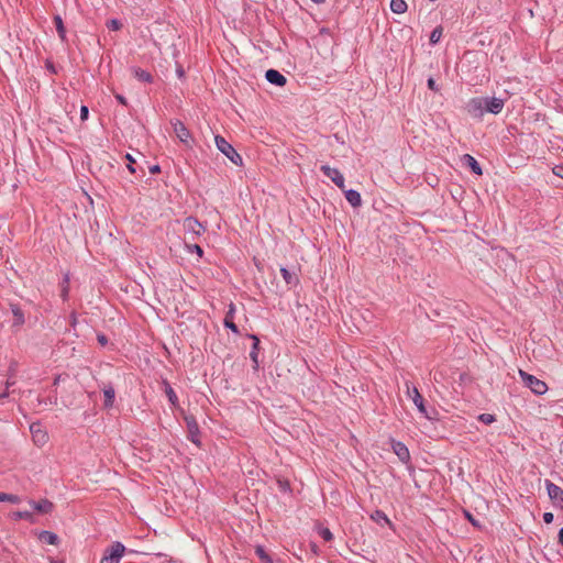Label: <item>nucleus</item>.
<instances>
[{
	"instance_id": "nucleus-1",
	"label": "nucleus",
	"mask_w": 563,
	"mask_h": 563,
	"mask_svg": "<svg viewBox=\"0 0 563 563\" xmlns=\"http://www.w3.org/2000/svg\"><path fill=\"white\" fill-rule=\"evenodd\" d=\"M125 550L126 549L122 542H112L104 549L100 563H120Z\"/></svg>"
},
{
	"instance_id": "nucleus-2",
	"label": "nucleus",
	"mask_w": 563,
	"mask_h": 563,
	"mask_svg": "<svg viewBox=\"0 0 563 563\" xmlns=\"http://www.w3.org/2000/svg\"><path fill=\"white\" fill-rule=\"evenodd\" d=\"M217 148L224 154L234 165L241 166L243 164L242 156L235 148L221 135L214 137Z\"/></svg>"
},
{
	"instance_id": "nucleus-3",
	"label": "nucleus",
	"mask_w": 563,
	"mask_h": 563,
	"mask_svg": "<svg viewBox=\"0 0 563 563\" xmlns=\"http://www.w3.org/2000/svg\"><path fill=\"white\" fill-rule=\"evenodd\" d=\"M519 375H520L522 382L525 383V385L528 388H530L531 391L534 393L536 395L541 396L548 391V385L543 380H541V379L537 378L536 376L528 374L521 369L519 371Z\"/></svg>"
},
{
	"instance_id": "nucleus-4",
	"label": "nucleus",
	"mask_w": 563,
	"mask_h": 563,
	"mask_svg": "<svg viewBox=\"0 0 563 563\" xmlns=\"http://www.w3.org/2000/svg\"><path fill=\"white\" fill-rule=\"evenodd\" d=\"M407 386V395L412 400L419 412L422 413V417L426 419L431 420L432 416L429 413L424 406V400L421 394L419 393L418 388L416 386H409L408 383H406Z\"/></svg>"
},
{
	"instance_id": "nucleus-5",
	"label": "nucleus",
	"mask_w": 563,
	"mask_h": 563,
	"mask_svg": "<svg viewBox=\"0 0 563 563\" xmlns=\"http://www.w3.org/2000/svg\"><path fill=\"white\" fill-rule=\"evenodd\" d=\"M183 227L185 234L189 235V239L192 241L198 239L206 231V227L194 217H187L184 220Z\"/></svg>"
},
{
	"instance_id": "nucleus-6",
	"label": "nucleus",
	"mask_w": 563,
	"mask_h": 563,
	"mask_svg": "<svg viewBox=\"0 0 563 563\" xmlns=\"http://www.w3.org/2000/svg\"><path fill=\"white\" fill-rule=\"evenodd\" d=\"M32 440L36 446H43L48 442V432L44 424H29Z\"/></svg>"
},
{
	"instance_id": "nucleus-7",
	"label": "nucleus",
	"mask_w": 563,
	"mask_h": 563,
	"mask_svg": "<svg viewBox=\"0 0 563 563\" xmlns=\"http://www.w3.org/2000/svg\"><path fill=\"white\" fill-rule=\"evenodd\" d=\"M484 97H475L466 103V110L473 118H482L485 114Z\"/></svg>"
},
{
	"instance_id": "nucleus-8",
	"label": "nucleus",
	"mask_w": 563,
	"mask_h": 563,
	"mask_svg": "<svg viewBox=\"0 0 563 563\" xmlns=\"http://www.w3.org/2000/svg\"><path fill=\"white\" fill-rule=\"evenodd\" d=\"M320 170L329 177L335 186H338L341 190H344V177L338 168L330 167L329 165H321Z\"/></svg>"
},
{
	"instance_id": "nucleus-9",
	"label": "nucleus",
	"mask_w": 563,
	"mask_h": 563,
	"mask_svg": "<svg viewBox=\"0 0 563 563\" xmlns=\"http://www.w3.org/2000/svg\"><path fill=\"white\" fill-rule=\"evenodd\" d=\"M485 113L498 114L503 111L505 101L501 98L484 97Z\"/></svg>"
},
{
	"instance_id": "nucleus-10",
	"label": "nucleus",
	"mask_w": 563,
	"mask_h": 563,
	"mask_svg": "<svg viewBox=\"0 0 563 563\" xmlns=\"http://www.w3.org/2000/svg\"><path fill=\"white\" fill-rule=\"evenodd\" d=\"M172 125L179 141L189 146L190 142L192 141V137L189 130L185 126V124L179 120H175L172 122Z\"/></svg>"
},
{
	"instance_id": "nucleus-11",
	"label": "nucleus",
	"mask_w": 563,
	"mask_h": 563,
	"mask_svg": "<svg viewBox=\"0 0 563 563\" xmlns=\"http://www.w3.org/2000/svg\"><path fill=\"white\" fill-rule=\"evenodd\" d=\"M390 446L393 452L402 463H408L410 461L409 450L402 442L390 439Z\"/></svg>"
},
{
	"instance_id": "nucleus-12",
	"label": "nucleus",
	"mask_w": 563,
	"mask_h": 563,
	"mask_svg": "<svg viewBox=\"0 0 563 563\" xmlns=\"http://www.w3.org/2000/svg\"><path fill=\"white\" fill-rule=\"evenodd\" d=\"M266 80L275 86L283 87L286 85V77L276 69H268L265 74Z\"/></svg>"
},
{
	"instance_id": "nucleus-13",
	"label": "nucleus",
	"mask_w": 563,
	"mask_h": 563,
	"mask_svg": "<svg viewBox=\"0 0 563 563\" xmlns=\"http://www.w3.org/2000/svg\"><path fill=\"white\" fill-rule=\"evenodd\" d=\"M545 487H547L548 495H549L550 499H552L554 501H560L563 504V489L560 486H558L554 483H552L551 481L547 479Z\"/></svg>"
},
{
	"instance_id": "nucleus-14",
	"label": "nucleus",
	"mask_w": 563,
	"mask_h": 563,
	"mask_svg": "<svg viewBox=\"0 0 563 563\" xmlns=\"http://www.w3.org/2000/svg\"><path fill=\"white\" fill-rule=\"evenodd\" d=\"M249 338L252 339V341H253L252 349L250 352V357L253 362V368L257 369L260 366V362H258L260 340L255 334H250Z\"/></svg>"
},
{
	"instance_id": "nucleus-15",
	"label": "nucleus",
	"mask_w": 563,
	"mask_h": 563,
	"mask_svg": "<svg viewBox=\"0 0 563 563\" xmlns=\"http://www.w3.org/2000/svg\"><path fill=\"white\" fill-rule=\"evenodd\" d=\"M30 505L40 514H49L54 508L53 503L48 499H41L38 501L31 500Z\"/></svg>"
},
{
	"instance_id": "nucleus-16",
	"label": "nucleus",
	"mask_w": 563,
	"mask_h": 563,
	"mask_svg": "<svg viewBox=\"0 0 563 563\" xmlns=\"http://www.w3.org/2000/svg\"><path fill=\"white\" fill-rule=\"evenodd\" d=\"M234 314H235V306L233 303H230L229 305V310L225 313V318H224L223 323H224V327L230 329L232 332L239 333V328L233 322Z\"/></svg>"
},
{
	"instance_id": "nucleus-17",
	"label": "nucleus",
	"mask_w": 563,
	"mask_h": 563,
	"mask_svg": "<svg viewBox=\"0 0 563 563\" xmlns=\"http://www.w3.org/2000/svg\"><path fill=\"white\" fill-rule=\"evenodd\" d=\"M344 191V195H345V199L349 201V203L356 208V207H360L362 205V198H361V194L354 189H347V190H343Z\"/></svg>"
},
{
	"instance_id": "nucleus-18",
	"label": "nucleus",
	"mask_w": 563,
	"mask_h": 563,
	"mask_svg": "<svg viewBox=\"0 0 563 563\" xmlns=\"http://www.w3.org/2000/svg\"><path fill=\"white\" fill-rule=\"evenodd\" d=\"M188 426V439L197 446H201L199 424H187Z\"/></svg>"
},
{
	"instance_id": "nucleus-19",
	"label": "nucleus",
	"mask_w": 563,
	"mask_h": 563,
	"mask_svg": "<svg viewBox=\"0 0 563 563\" xmlns=\"http://www.w3.org/2000/svg\"><path fill=\"white\" fill-rule=\"evenodd\" d=\"M463 161L464 163L467 165V167H470L472 169V172L476 175H482L483 174V170H482V167L479 165V163L470 154H465L463 156Z\"/></svg>"
},
{
	"instance_id": "nucleus-20",
	"label": "nucleus",
	"mask_w": 563,
	"mask_h": 563,
	"mask_svg": "<svg viewBox=\"0 0 563 563\" xmlns=\"http://www.w3.org/2000/svg\"><path fill=\"white\" fill-rule=\"evenodd\" d=\"M11 311H12V314H13V327H21L22 324H24L25 322V319H24V313L23 311L21 310V308L18 306V305H11Z\"/></svg>"
},
{
	"instance_id": "nucleus-21",
	"label": "nucleus",
	"mask_w": 563,
	"mask_h": 563,
	"mask_svg": "<svg viewBox=\"0 0 563 563\" xmlns=\"http://www.w3.org/2000/svg\"><path fill=\"white\" fill-rule=\"evenodd\" d=\"M282 276L285 283L289 286H296L299 283V279L295 273L289 272L286 267L280 268Z\"/></svg>"
},
{
	"instance_id": "nucleus-22",
	"label": "nucleus",
	"mask_w": 563,
	"mask_h": 563,
	"mask_svg": "<svg viewBox=\"0 0 563 563\" xmlns=\"http://www.w3.org/2000/svg\"><path fill=\"white\" fill-rule=\"evenodd\" d=\"M163 386H164V393H165L166 397L168 398V401L170 402L172 406H176L178 404V398H177L175 390L173 389V387L169 385V383L167 380H163Z\"/></svg>"
},
{
	"instance_id": "nucleus-23",
	"label": "nucleus",
	"mask_w": 563,
	"mask_h": 563,
	"mask_svg": "<svg viewBox=\"0 0 563 563\" xmlns=\"http://www.w3.org/2000/svg\"><path fill=\"white\" fill-rule=\"evenodd\" d=\"M103 396H104V401H103L104 407H107V408L112 407V405L114 402V398H115V391L111 385L104 387Z\"/></svg>"
},
{
	"instance_id": "nucleus-24",
	"label": "nucleus",
	"mask_w": 563,
	"mask_h": 563,
	"mask_svg": "<svg viewBox=\"0 0 563 563\" xmlns=\"http://www.w3.org/2000/svg\"><path fill=\"white\" fill-rule=\"evenodd\" d=\"M40 539L51 545H56L59 540L56 533L46 530L41 532Z\"/></svg>"
},
{
	"instance_id": "nucleus-25",
	"label": "nucleus",
	"mask_w": 563,
	"mask_h": 563,
	"mask_svg": "<svg viewBox=\"0 0 563 563\" xmlns=\"http://www.w3.org/2000/svg\"><path fill=\"white\" fill-rule=\"evenodd\" d=\"M371 518L379 526L390 525V521L383 510H375Z\"/></svg>"
},
{
	"instance_id": "nucleus-26",
	"label": "nucleus",
	"mask_w": 563,
	"mask_h": 563,
	"mask_svg": "<svg viewBox=\"0 0 563 563\" xmlns=\"http://www.w3.org/2000/svg\"><path fill=\"white\" fill-rule=\"evenodd\" d=\"M133 74H134V77L140 81H143V82H152L153 81V76L148 71H146L142 68H134Z\"/></svg>"
},
{
	"instance_id": "nucleus-27",
	"label": "nucleus",
	"mask_w": 563,
	"mask_h": 563,
	"mask_svg": "<svg viewBox=\"0 0 563 563\" xmlns=\"http://www.w3.org/2000/svg\"><path fill=\"white\" fill-rule=\"evenodd\" d=\"M390 10L397 14L405 13L407 11V3L405 0H391Z\"/></svg>"
},
{
	"instance_id": "nucleus-28",
	"label": "nucleus",
	"mask_w": 563,
	"mask_h": 563,
	"mask_svg": "<svg viewBox=\"0 0 563 563\" xmlns=\"http://www.w3.org/2000/svg\"><path fill=\"white\" fill-rule=\"evenodd\" d=\"M255 554L263 563H273L271 555L266 552L263 545L257 544L255 547Z\"/></svg>"
},
{
	"instance_id": "nucleus-29",
	"label": "nucleus",
	"mask_w": 563,
	"mask_h": 563,
	"mask_svg": "<svg viewBox=\"0 0 563 563\" xmlns=\"http://www.w3.org/2000/svg\"><path fill=\"white\" fill-rule=\"evenodd\" d=\"M16 367H18L16 362H11V364L9 366V376H8V380H7V388H10L11 386H13L15 384L14 376L16 373Z\"/></svg>"
},
{
	"instance_id": "nucleus-30",
	"label": "nucleus",
	"mask_w": 563,
	"mask_h": 563,
	"mask_svg": "<svg viewBox=\"0 0 563 563\" xmlns=\"http://www.w3.org/2000/svg\"><path fill=\"white\" fill-rule=\"evenodd\" d=\"M0 501H8L11 504H19L21 498L18 495L0 493Z\"/></svg>"
},
{
	"instance_id": "nucleus-31",
	"label": "nucleus",
	"mask_w": 563,
	"mask_h": 563,
	"mask_svg": "<svg viewBox=\"0 0 563 563\" xmlns=\"http://www.w3.org/2000/svg\"><path fill=\"white\" fill-rule=\"evenodd\" d=\"M33 517L32 512L24 510V511H14L12 512V518L14 520H31Z\"/></svg>"
},
{
	"instance_id": "nucleus-32",
	"label": "nucleus",
	"mask_w": 563,
	"mask_h": 563,
	"mask_svg": "<svg viewBox=\"0 0 563 563\" xmlns=\"http://www.w3.org/2000/svg\"><path fill=\"white\" fill-rule=\"evenodd\" d=\"M441 36H442V29L435 27L430 34V43L431 44L438 43L440 41Z\"/></svg>"
},
{
	"instance_id": "nucleus-33",
	"label": "nucleus",
	"mask_w": 563,
	"mask_h": 563,
	"mask_svg": "<svg viewBox=\"0 0 563 563\" xmlns=\"http://www.w3.org/2000/svg\"><path fill=\"white\" fill-rule=\"evenodd\" d=\"M55 24H56V30H57L59 36L62 38H64L65 37V27L63 25V20L60 16H58V15L55 16Z\"/></svg>"
},
{
	"instance_id": "nucleus-34",
	"label": "nucleus",
	"mask_w": 563,
	"mask_h": 563,
	"mask_svg": "<svg viewBox=\"0 0 563 563\" xmlns=\"http://www.w3.org/2000/svg\"><path fill=\"white\" fill-rule=\"evenodd\" d=\"M186 247L189 252H195L199 257H202L203 250L198 244H186Z\"/></svg>"
},
{
	"instance_id": "nucleus-35",
	"label": "nucleus",
	"mask_w": 563,
	"mask_h": 563,
	"mask_svg": "<svg viewBox=\"0 0 563 563\" xmlns=\"http://www.w3.org/2000/svg\"><path fill=\"white\" fill-rule=\"evenodd\" d=\"M319 534L327 542H329L333 539V533L328 528H321L319 530Z\"/></svg>"
},
{
	"instance_id": "nucleus-36",
	"label": "nucleus",
	"mask_w": 563,
	"mask_h": 563,
	"mask_svg": "<svg viewBox=\"0 0 563 563\" xmlns=\"http://www.w3.org/2000/svg\"><path fill=\"white\" fill-rule=\"evenodd\" d=\"M108 29L112 30V31H118L121 29L122 26V23L117 20V19H111L108 24H107Z\"/></svg>"
},
{
	"instance_id": "nucleus-37",
	"label": "nucleus",
	"mask_w": 563,
	"mask_h": 563,
	"mask_svg": "<svg viewBox=\"0 0 563 563\" xmlns=\"http://www.w3.org/2000/svg\"><path fill=\"white\" fill-rule=\"evenodd\" d=\"M464 514H465V518L468 520V522H470L472 526H474V527H476V528H481V523H479V521H478V520H476V519L474 518V516H473L470 511H466V510H465V511H464Z\"/></svg>"
},
{
	"instance_id": "nucleus-38",
	"label": "nucleus",
	"mask_w": 563,
	"mask_h": 563,
	"mask_svg": "<svg viewBox=\"0 0 563 563\" xmlns=\"http://www.w3.org/2000/svg\"><path fill=\"white\" fill-rule=\"evenodd\" d=\"M125 158L129 161V164L126 165L128 169L131 173L134 174L135 173V168H134L135 161H134V158L130 154H126Z\"/></svg>"
},
{
	"instance_id": "nucleus-39",
	"label": "nucleus",
	"mask_w": 563,
	"mask_h": 563,
	"mask_svg": "<svg viewBox=\"0 0 563 563\" xmlns=\"http://www.w3.org/2000/svg\"><path fill=\"white\" fill-rule=\"evenodd\" d=\"M427 85L430 90H433L435 92L439 91V86L437 85L435 80L432 77L428 79Z\"/></svg>"
},
{
	"instance_id": "nucleus-40",
	"label": "nucleus",
	"mask_w": 563,
	"mask_h": 563,
	"mask_svg": "<svg viewBox=\"0 0 563 563\" xmlns=\"http://www.w3.org/2000/svg\"><path fill=\"white\" fill-rule=\"evenodd\" d=\"M68 277L66 276L65 279H64V286H63V289H62V297L64 300L67 299V296H68Z\"/></svg>"
},
{
	"instance_id": "nucleus-41",
	"label": "nucleus",
	"mask_w": 563,
	"mask_h": 563,
	"mask_svg": "<svg viewBox=\"0 0 563 563\" xmlns=\"http://www.w3.org/2000/svg\"><path fill=\"white\" fill-rule=\"evenodd\" d=\"M553 173L558 177H561L563 179V164L556 165L553 167Z\"/></svg>"
},
{
	"instance_id": "nucleus-42",
	"label": "nucleus",
	"mask_w": 563,
	"mask_h": 563,
	"mask_svg": "<svg viewBox=\"0 0 563 563\" xmlns=\"http://www.w3.org/2000/svg\"><path fill=\"white\" fill-rule=\"evenodd\" d=\"M97 341L102 346L108 344V338L104 334H102V333H98L97 334Z\"/></svg>"
},
{
	"instance_id": "nucleus-43",
	"label": "nucleus",
	"mask_w": 563,
	"mask_h": 563,
	"mask_svg": "<svg viewBox=\"0 0 563 563\" xmlns=\"http://www.w3.org/2000/svg\"><path fill=\"white\" fill-rule=\"evenodd\" d=\"M88 114H89L88 107L81 106V108H80V119L82 121L87 120L88 119Z\"/></svg>"
},
{
	"instance_id": "nucleus-44",
	"label": "nucleus",
	"mask_w": 563,
	"mask_h": 563,
	"mask_svg": "<svg viewBox=\"0 0 563 563\" xmlns=\"http://www.w3.org/2000/svg\"><path fill=\"white\" fill-rule=\"evenodd\" d=\"M481 422H494V417L488 413H483L479 416Z\"/></svg>"
},
{
	"instance_id": "nucleus-45",
	"label": "nucleus",
	"mask_w": 563,
	"mask_h": 563,
	"mask_svg": "<svg viewBox=\"0 0 563 563\" xmlns=\"http://www.w3.org/2000/svg\"><path fill=\"white\" fill-rule=\"evenodd\" d=\"M45 67H46V69H47L49 73H52V74H56V68H55L54 64H53L51 60H48V59H47V60L45 62Z\"/></svg>"
},
{
	"instance_id": "nucleus-46",
	"label": "nucleus",
	"mask_w": 563,
	"mask_h": 563,
	"mask_svg": "<svg viewBox=\"0 0 563 563\" xmlns=\"http://www.w3.org/2000/svg\"><path fill=\"white\" fill-rule=\"evenodd\" d=\"M553 519H554V516H553L552 512H544L543 514V521L545 523H551L553 521Z\"/></svg>"
},
{
	"instance_id": "nucleus-47",
	"label": "nucleus",
	"mask_w": 563,
	"mask_h": 563,
	"mask_svg": "<svg viewBox=\"0 0 563 563\" xmlns=\"http://www.w3.org/2000/svg\"><path fill=\"white\" fill-rule=\"evenodd\" d=\"M115 99H117L121 104H123V106H126V104H128V101H126L125 97H123V96H122V95H120V93H117V95H115Z\"/></svg>"
},
{
	"instance_id": "nucleus-48",
	"label": "nucleus",
	"mask_w": 563,
	"mask_h": 563,
	"mask_svg": "<svg viewBox=\"0 0 563 563\" xmlns=\"http://www.w3.org/2000/svg\"><path fill=\"white\" fill-rule=\"evenodd\" d=\"M161 170V167L158 165H153L150 167V173L151 174H156Z\"/></svg>"
},
{
	"instance_id": "nucleus-49",
	"label": "nucleus",
	"mask_w": 563,
	"mask_h": 563,
	"mask_svg": "<svg viewBox=\"0 0 563 563\" xmlns=\"http://www.w3.org/2000/svg\"><path fill=\"white\" fill-rule=\"evenodd\" d=\"M559 543L563 547V527L559 530Z\"/></svg>"
},
{
	"instance_id": "nucleus-50",
	"label": "nucleus",
	"mask_w": 563,
	"mask_h": 563,
	"mask_svg": "<svg viewBox=\"0 0 563 563\" xmlns=\"http://www.w3.org/2000/svg\"><path fill=\"white\" fill-rule=\"evenodd\" d=\"M9 396V388L5 387V390L0 394V400L5 399Z\"/></svg>"
},
{
	"instance_id": "nucleus-51",
	"label": "nucleus",
	"mask_w": 563,
	"mask_h": 563,
	"mask_svg": "<svg viewBox=\"0 0 563 563\" xmlns=\"http://www.w3.org/2000/svg\"><path fill=\"white\" fill-rule=\"evenodd\" d=\"M422 426L424 427V429L422 430V432H423V433H429V431H430V429H431V427H432L433 424L426 423V424H422Z\"/></svg>"
},
{
	"instance_id": "nucleus-52",
	"label": "nucleus",
	"mask_w": 563,
	"mask_h": 563,
	"mask_svg": "<svg viewBox=\"0 0 563 563\" xmlns=\"http://www.w3.org/2000/svg\"><path fill=\"white\" fill-rule=\"evenodd\" d=\"M279 484H280V486H282V488H283V489H286V488H288V487H289V485H288V483H287V482H286V483H284V484H283L282 482H279Z\"/></svg>"
},
{
	"instance_id": "nucleus-53",
	"label": "nucleus",
	"mask_w": 563,
	"mask_h": 563,
	"mask_svg": "<svg viewBox=\"0 0 563 563\" xmlns=\"http://www.w3.org/2000/svg\"><path fill=\"white\" fill-rule=\"evenodd\" d=\"M49 563H63V562L58 561L56 559L49 558Z\"/></svg>"
},
{
	"instance_id": "nucleus-54",
	"label": "nucleus",
	"mask_w": 563,
	"mask_h": 563,
	"mask_svg": "<svg viewBox=\"0 0 563 563\" xmlns=\"http://www.w3.org/2000/svg\"><path fill=\"white\" fill-rule=\"evenodd\" d=\"M311 1L317 3V4H320V3H323L325 0H311Z\"/></svg>"
}]
</instances>
